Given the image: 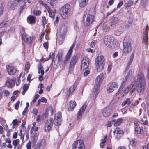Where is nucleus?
I'll list each match as a JSON object with an SVG mask.
<instances>
[{
  "label": "nucleus",
  "mask_w": 149,
  "mask_h": 149,
  "mask_svg": "<svg viewBox=\"0 0 149 149\" xmlns=\"http://www.w3.org/2000/svg\"><path fill=\"white\" fill-rule=\"evenodd\" d=\"M30 66V64L29 62H26L25 64V68L26 70H28Z\"/></svg>",
  "instance_id": "nucleus-56"
},
{
  "label": "nucleus",
  "mask_w": 149,
  "mask_h": 149,
  "mask_svg": "<svg viewBox=\"0 0 149 149\" xmlns=\"http://www.w3.org/2000/svg\"><path fill=\"white\" fill-rule=\"evenodd\" d=\"M3 7L1 6H0V17L2 15L3 12Z\"/></svg>",
  "instance_id": "nucleus-57"
},
{
  "label": "nucleus",
  "mask_w": 149,
  "mask_h": 149,
  "mask_svg": "<svg viewBox=\"0 0 149 149\" xmlns=\"http://www.w3.org/2000/svg\"><path fill=\"white\" fill-rule=\"evenodd\" d=\"M79 57L77 55L73 56L72 58L70 61V64L71 65H74L78 60Z\"/></svg>",
  "instance_id": "nucleus-19"
},
{
  "label": "nucleus",
  "mask_w": 149,
  "mask_h": 149,
  "mask_svg": "<svg viewBox=\"0 0 149 149\" xmlns=\"http://www.w3.org/2000/svg\"><path fill=\"white\" fill-rule=\"evenodd\" d=\"M21 1V0H15L12 3L11 5L13 7H15L18 5L19 3Z\"/></svg>",
  "instance_id": "nucleus-40"
},
{
  "label": "nucleus",
  "mask_w": 149,
  "mask_h": 149,
  "mask_svg": "<svg viewBox=\"0 0 149 149\" xmlns=\"http://www.w3.org/2000/svg\"><path fill=\"white\" fill-rule=\"evenodd\" d=\"M118 88V84L116 82H113L109 84L107 87V92L110 93Z\"/></svg>",
  "instance_id": "nucleus-7"
},
{
  "label": "nucleus",
  "mask_w": 149,
  "mask_h": 149,
  "mask_svg": "<svg viewBox=\"0 0 149 149\" xmlns=\"http://www.w3.org/2000/svg\"><path fill=\"white\" fill-rule=\"evenodd\" d=\"M130 144L132 146H135L136 144V139H131L130 141Z\"/></svg>",
  "instance_id": "nucleus-37"
},
{
  "label": "nucleus",
  "mask_w": 149,
  "mask_h": 149,
  "mask_svg": "<svg viewBox=\"0 0 149 149\" xmlns=\"http://www.w3.org/2000/svg\"><path fill=\"white\" fill-rule=\"evenodd\" d=\"M47 10L48 13H49V17H51L53 19L55 17V14H54L53 15L52 14L51 10L49 7Z\"/></svg>",
  "instance_id": "nucleus-41"
},
{
  "label": "nucleus",
  "mask_w": 149,
  "mask_h": 149,
  "mask_svg": "<svg viewBox=\"0 0 149 149\" xmlns=\"http://www.w3.org/2000/svg\"><path fill=\"white\" fill-rule=\"evenodd\" d=\"M70 7L69 5L66 4L62 7L60 9V13L63 18L64 19L67 16Z\"/></svg>",
  "instance_id": "nucleus-5"
},
{
  "label": "nucleus",
  "mask_w": 149,
  "mask_h": 149,
  "mask_svg": "<svg viewBox=\"0 0 149 149\" xmlns=\"http://www.w3.org/2000/svg\"><path fill=\"white\" fill-rule=\"evenodd\" d=\"M54 56L55 54L53 52L51 53L49 55L48 58H47V59H48L49 60L51 58H54Z\"/></svg>",
  "instance_id": "nucleus-52"
},
{
  "label": "nucleus",
  "mask_w": 149,
  "mask_h": 149,
  "mask_svg": "<svg viewBox=\"0 0 149 149\" xmlns=\"http://www.w3.org/2000/svg\"><path fill=\"white\" fill-rule=\"evenodd\" d=\"M96 43V41L95 40L92 41L90 44L91 47L92 48L94 47Z\"/></svg>",
  "instance_id": "nucleus-58"
},
{
  "label": "nucleus",
  "mask_w": 149,
  "mask_h": 149,
  "mask_svg": "<svg viewBox=\"0 0 149 149\" xmlns=\"http://www.w3.org/2000/svg\"><path fill=\"white\" fill-rule=\"evenodd\" d=\"M4 140L7 143H11V140L9 138H6L4 139Z\"/></svg>",
  "instance_id": "nucleus-59"
},
{
  "label": "nucleus",
  "mask_w": 149,
  "mask_h": 149,
  "mask_svg": "<svg viewBox=\"0 0 149 149\" xmlns=\"http://www.w3.org/2000/svg\"><path fill=\"white\" fill-rule=\"evenodd\" d=\"M72 149H85L83 140H79L74 142Z\"/></svg>",
  "instance_id": "nucleus-4"
},
{
  "label": "nucleus",
  "mask_w": 149,
  "mask_h": 149,
  "mask_svg": "<svg viewBox=\"0 0 149 149\" xmlns=\"http://www.w3.org/2000/svg\"><path fill=\"white\" fill-rule=\"evenodd\" d=\"M20 140L19 139H17L13 141L12 144L14 146V148L15 149L17 146L19 144Z\"/></svg>",
  "instance_id": "nucleus-31"
},
{
  "label": "nucleus",
  "mask_w": 149,
  "mask_h": 149,
  "mask_svg": "<svg viewBox=\"0 0 149 149\" xmlns=\"http://www.w3.org/2000/svg\"><path fill=\"white\" fill-rule=\"evenodd\" d=\"M139 84L137 86V91L140 93L143 91L145 85V81L143 73H141L138 78Z\"/></svg>",
  "instance_id": "nucleus-2"
},
{
  "label": "nucleus",
  "mask_w": 149,
  "mask_h": 149,
  "mask_svg": "<svg viewBox=\"0 0 149 149\" xmlns=\"http://www.w3.org/2000/svg\"><path fill=\"white\" fill-rule=\"evenodd\" d=\"M89 64V61L88 58L86 57H84L82 60L81 64V69L86 70Z\"/></svg>",
  "instance_id": "nucleus-11"
},
{
  "label": "nucleus",
  "mask_w": 149,
  "mask_h": 149,
  "mask_svg": "<svg viewBox=\"0 0 149 149\" xmlns=\"http://www.w3.org/2000/svg\"><path fill=\"white\" fill-rule=\"evenodd\" d=\"M46 144L45 140L44 139H42L39 144V147L40 148H42L45 146Z\"/></svg>",
  "instance_id": "nucleus-29"
},
{
  "label": "nucleus",
  "mask_w": 149,
  "mask_h": 149,
  "mask_svg": "<svg viewBox=\"0 0 149 149\" xmlns=\"http://www.w3.org/2000/svg\"><path fill=\"white\" fill-rule=\"evenodd\" d=\"M122 33V31L118 30L116 31L115 33L116 35L118 36H119Z\"/></svg>",
  "instance_id": "nucleus-50"
},
{
  "label": "nucleus",
  "mask_w": 149,
  "mask_h": 149,
  "mask_svg": "<svg viewBox=\"0 0 149 149\" xmlns=\"http://www.w3.org/2000/svg\"><path fill=\"white\" fill-rule=\"evenodd\" d=\"M94 20V16L90 14H88L86 18L85 24L87 26L90 25Z\"/></svg>",
  "instance_id": "nucleus-14"
},
{
  "label": "nucleus",
  "mask_w": 149,
  "mask_h": 149,
  "mask_svg": "<svg viewBox=\"0 0 149 149\" xmlns=\"http://www.w3.org/2000/svg\"><path fill=\"white\" fill-rule=\"evenodd\" d=\"M39 3L45 6L46 9L48 8L49 7V6L46 4L42 0H40L39 1Z\"/></svg>",
  "instance_id": "nucleus-42"
},
{
  "label": "nucleus",
  "mask_w": 149,
  "mask_h": 149,
  "mask_svg": "<svg viewBox=\"0 0 149 149\" xmlns=\"http://www.w3.org/2000/svg\"><path fill=\"white\" fill-rule=\"evenodd\" d=\"M26 147L27 149H31V143L30 141L29 142L26 144Z\"/></svg>",
  "instance_id": "nucleus-55"
},
{
  "label": "nucleus",
  "mask_w": 149,
  "mask_h": 149,
  "mask_svg": "<svg viewBox=\"0 0 149 149\" xmlns=\"http://www.w3.org/2000/svg\"><path fill=\"white\" fill-rule=\"evenodd\" d=\"M38 128L36 126H33L30 132L31 133H32L33 131H37L38 130Z\"/></svg>",
  "instance_id": "nucleus-46"
},
{
  "label": "nucleus",
  "mask_w": 149,
  "mask_h": 149,
  "mask_svg": "<svg viewBox=\"0 0 149 149\" xmlns=\"http://www.w3.org/2000/svg\"><path fill=\"white\" fill-rule=\"evenodd\" d=\"M28 86H27L26 84H25L23 87V91H22V94L24 95L26 92L28 90Z\"/></svg>",
  "instance_id": "nucleus-39"
},
{
  "label": "nucleus",
  "mask_w": 149,
  "mask_h": 149,
  "mask_svg": "<svg viewBox=\"0 0 149 149\" xmlns=\"http://www.w3.org/2000/svg\"><path fill=\"white\" fill-rule=\"evenodd\" d=\"M135 132L136 133L139 134H143V128L137 127L135 128Z\"/></svg>",
  "instance_id": "nucleus-27"
},
{
  "label": "nucleus",
  "mask_w": 149,
  "mask_h": 149,
  "mask_svg": "<svg viewBox=\"0 0 149 149\" xmlns=\"http://www.w3.org/2000/svg\"><path fill=\"white\" fill-rule=\"evenodd\" d=\"M95 68L98 72H100L103 70L104 67V64L95 63Z\"/></svg>",
  "instance_id": "nucleus-20"
},
{
  "label": "nucleus",
  "mask_w": 149,
  "mask_h": 149,
  "mask_svg": "<svg viewBox=\"0 0 149 149\" xmlns=\"http://www.w3.org/2000/svg\"><path fill=\"white\" fill-rule=\"evenodd\" d=\"M104 57L102 55H100L97 56L95 60V63H103L104 64Z\"/></svg>",
  "instance_id": "nucleus-17"
},
{
  "label": "nucleus",
  "mask_w": 149,
  "mask_h": 149,
  "mask_svg": "<svg viewBox=\"0 0 149 149\" xmlns=\"http://www.w3.org/2000/svg\"><path fill=\"white\" fill-rule=\"evenodd\" d=\"M5 130L7 132L6 136L9 137L11 135V132L13 131L12 129H9L8 128V126L7 125H6Z\"/></svg>",
  "instance_id": "nucleus-32"
},
{
  "label": "nucleus",
  "mask_w": 149,
  "mask_h": 149,
  "mask_svg": "<svg viewBox=\"0 0 149 149\" xmlns=\"http://www.w3.org/2000/svg\"><path fill=\"white\" fill-rule=\"evenodd\" d=\"M132 49V45L131 43L127 42L123 45V54L126 55L127 54L130 52Z\"/></svg>",
  "instance_id": "nucleus-6"
},
{
  "label": "nucleus",
  "mask_w": 149,
  "mask_h": 149,
  "mask_svg": "<svg viewBox=\"0 0 149 149\" xmlns=\"http://www.w3.org/2000/svg\"><path fill=\"white\" fill-rule=\"evenodd\" d=\"M75 86L74 85H73L71 86L69 89L68 91L67 92L66 96L67 97H68L70 95H71L72 92L75 90Z\"/></svg>",
  "instance_id": "nucleus-25"
},
{
  "label": "nucleus",
  "mask_w": 149,
  "mask_h": 149,
  "mask_svg": "<svg viewBox=\"0 0 149 149\" xmlns=\"http://www.w3.org/2000/svg\"><path fill=\"white\" fill-rule=\"evenodd\" d=\"M38 112V110L36 109H34L33 110V113L35 115H37Z\"/></svg>",
  "instance_id": "nucleus-62"
},
{
  "label": "nucleus",
  "mask_w": 149,
  "mask_h": 149,
  "mask_svg": "<svg viewBox=\"0 0 149 149\" xmlns=\"http://www.w3.org/2000/svg\"><path fill=\"white\" fill-rule=\"evenodd\" d=\"M22 74V73H21L20 74L19 76L18 77V79L16 82V84L17 86H18L19 85V84L20 83L21 80H20V78L21 77Z\"/></svg>",
  "instance_id": "nucleus-48"
},
{
  "label": "nucleus",
  "mask_w": 149,
  "mask_h": 149,
  "mask_svg": "<svg viewBox=\"0 0 149 149\" xmlns=\"http://www.w3.org/2000/svg\"><path fill=\"white\" fill-rule=\"evenodd\" d=\"M134 58V54H132L130 56L129 59L128 61V63L130 64L132 61L133 58Z\"/></svg>",
  "instance_id": "nucleus-49"
},
{
  "label": "nucleus",
  "mask_w": 149,
  "mask_h": 149,
  "mask_svg": "<svg viewBox=\"0 0 149 149\" xmlns=\"http://www.w3.org/2000/svg\"><path fill=\"white\" fill-rule=\"evenodd\" d=\"M54 122L52 119L50 118L47 121L45 125L44 131L46 132H49L51 130Z\"/></svg>",
  "instance_id": "nucleus-8"
},
{
  "label": "nucleus",
  "mask_w": 149,
  "mask_h": 149,
  "mask_svg": "<svg viewBox=\"0 0 149 149\" xmlns=\"http://www.w3.org/2000/svg\"><path fill=\"white\" fill-rule=\"evenodd\" d=\"M4 93L5 95L7 97L9 96L10 94L9 92L7 90H5L4 91Z\"/></svg>",
  "instance_id": "nucleus-60"
},
{
  "label": "nucleus",
  "mask_w": 149,
  "mask_h": 149,
  "mask_svg": "<svg viewBox=\"0 0 149 149\" xmlns=\"http://www.w3.org/2000/svg\"><path fill=\"white\" fill-rule=\"evenodd\" d=\"M36 17L32 15L29 16L27 18L28 22L30 24L34 23L36 22Z\"/></svg>",
  "instance_id": "nucleus-21"
},
{
  "label": "nucleus",
  "mask_w": 149,
  "mask_h": 149,
  "mask_svg": "<svg viewBox=\"0 0 149 149\" xmlns=\"http://www.w3.org/2000/svg\"><path fill=\"white\" fill-rule=\"evenodd\" d=\"M19 104L20 102L19 101H18L15 104V108L16 110H17L18 109V107L19 106Z\"/></svg>",
  "instance_id": "nucleus-54"
},
{
  "label": "nucleus",
  "mask_w": 149,
  "mask_h": 149,
  "mask_svg": "<svg viewBox=\"0 0 149 149\" xmlns=\"http://www.w3.org/2000/svg\"><path fill=\"white\" fill-rule=\"evenodd\" d=\"M107 136H104V139H102L101 140V143H103V144H104L106 142V140L107 138Z\"/></svg>",
  "instance_id": "nucleus-61"
},
{
  "label": "nucleus",
  "mask_w": 149,
  "mask_h": 149,
  "mask_svg": "<svg viewBox=\"0 0 149 149\" xmlns=\"http://www.w3.org/2000/svg\"><path fill=\"white\" fill-rule=\"evenodd\" d=\"M118 21L119 19L118 17H113L111 18V24L112 25H115L118 23Z\"/></svg>",
  "instance_id": "nucleus-34"
},
{
  "label": "nucleus",
  "mask_w": 149,
  "mask_h": 149,
  "mask_svg": "<svg viewBox=\"0 0 149 149\" xmlns=\"http://www.w3.org/2000/svg\"><path fill=\"white\" fill-rule=\"evenodd\" d=\"M114 40L112 36H107L104 37V42L106 45L109 48H114L116 45L113 43Z\"/></svg>",
  "instance_id": "nucleus-3"
},
{
  "label": "nucleus",
  "mask_w": 149,
  "mask_h": 149,
  "mask_svg": "<svg viewBox=\"0 0 149 149\" xmlns=\"http://www.w3.org/2000/svg\"><path fill=\"white\" fill-rule=\"evenodd\" d=\"M23 40L26 43L30 44L35 40L34 36L31 37L26 34H24L22 36Z\"/></svg>",
  "instance_id": "nucleus-9"
},
{
  "label": "nucleus",
  "mask_w": 149,
  "mask_h": 149,
  "mask_svg": "<svg viewBox=\"0 0 149 149\" xmlns=\"http://www.w3.org/2000/svg\"><path fill=\"white\" fill-rule=\"evenodd\" d=\"M127 104L129 106H131L132 105V103L129 98H127L125 101L122 104V106H124Z\"/></svg>",
  "instance_id": "nucleus-28"
},
{
  "label": "nucleus",
  "mask_w": 149,
  "mask_h": 149,
  "mask_svg": "<svg viewBox=\"0 0 149 149\" xmlns=\"http://www.w3.org/2000/svg\"><path fill=\"white\" fill-rule=\"evenodd\" d=\"M129 77L128 76V75H126L125 77L123 79V81L122 83V84L123 85L125 84L126 82L127 81V80L129 78Z\"/></svg>",
  "instance_id": "nucleus-47"
},
{
  "label": "nucleus",
  "mask_w": 149,
  "mask_h": 149,
  "mask_svg": "<svg viewBox=\"0 0 149 149\" xmlns=\"http://www.w3.org/2000/svg\"><path fill=\"white\" fill-rule=\"evenodd\" d=\"M41 12L40 10H35L33 11V13L36 16H38L41 14Z\"/></svg>",
  "instance_id": "nucleus-45"
},
{
  "label": "nucleus",
  "mask_w": 149,
  "mask_h": 149,
  "mask_svg": "<svg viewBox=\"0 0 149 149\" xmlns=\"http://www.w3.org/2000/svg\"><path fill=\"white\" fill-rule=\"evenodd\" d=\"M52 6V8H54L55 4L57 2L58 0H46Z\"/></svg>",
  "instance_id": "nucleus-30"
},
{
  "label": "nucleus",
  "mask_w": 149,
  "mask_h": 149,
  "mask_svg": "<svg viewBox=\"0 0 149 149\" xmlns=\"http://www.w3.org/2000/svg\"><path fill=\"white\" fill-rule=\"evenodd\" d=\"M141 149H149V143L146 145H143L141 146Z\"/></svg>",
  "instance_id": "nucleus-51"
},
{
  "label": "nucleus",
  "mask_w": 149,
  "mask_h": 149,
  "mask_svg": "<svg viewBox=\"0 0 149 149\" xmlns=\"http://www.w3.org/2000/svg\"><path fill=\"white\" fill-rule=\"evenodd\" d=\"M87 107L86 105L84 104L82 106L80 109V110L78 112L77 120L80 119L81 118V116L82 113L85 111Z\"/></svg>",
  "instance_id": "nucleus-16"
},
{
  "label": "nucleus",
  "mask_w": 149,
  "mask_h": 149,
  "mask_svg": "<svg viewBox=\"0 0 149 149\" xmlns=\"http://www.w3.org/2000/svg\"><path fill=\"white\" fill-rule=\"evenodd\" d=\"M133 86V84H131L125 88L123 91V95L125 96L126 95L128 92L129 90H130Z\"/></svg>",
  "instance_id": "nucleus-23"
},
{
  "label": "nucleus",
  "mask_w": 149,
  "mask_h": 149,
  "mask_svg": "<svg viewBox=\"0 0 149 149\" xmlns=\"http://www.w3.org/2000/svg\"><path fill=\"white\" fill-rule=\"evenodd\" d=\"M7 25V23L5 22H3L0 24V28H2L6 26Z\"/></svg>",
  "instance_id": "nucleus-53"
},
{
  "label": "nucleus",
  "mask_w": 149,
  "mask_h": 149,
  "mask_svg": "<svg viewBox=\"0 0 149 149\" xmlns=\"http://www.w3.org/2000/svg\"><path fill=\"white\" fill-rule=\"evenodd\" d=\"M113 133L115 134H122L123 133V130L120 129L119 128H116L113 132Z\"/></svg>",
  "instance_id": "nucleus-33"
},
{
  "label": "nucleus",
  "mask_w": 149,
  "mask_h": 149,
  "mask_svg": "<svg viewBox=\"0 0 149 149\" xmlns=\"http://www.w3.org/2000/svg\"><path fill=\"white\" fill-rule=\"evenodd\" d=\"M38 134H35L33 139V143L34 145H36L38 139Z\"/></svg>",
  "instance_id": "nucleus-43"
},
{
  "label": "nucleus",
  "mask_w": 149,
  "mask_h": 149,
  "mask_svg": "<svg viewBox=\"0 0 149 149\" xmlns=\"http://www.w3.org/2000/svg\"><path fill=\"white\" fill-rule=\"evenodd\" d=\"M103 116L104 117L109 116L110 115V110L108 108L104 109L102 112Z\"/></svg>",
  "instance_id": "nucleus-26"
},
{
  "label": "nucleus",
  "mask_w": 149,
  "mask_h": 149,
  "mask_svg": "<svg viewBox=\"0 0 149 149\" xmlns=\"http://www.w3.org/2000/svg\"><path fill=\"white\" fill-rule=\"evenodd\" d=\"M41 22L42 24L44 25H45L47 23V21L46 19L45 16H43L42 17Z\"/></svg>",
  "instance_id": "nucleus-44"
},
{
  "label": "nucleus",
  "mask_w": 149,
  "mask_h": 149,
  "mask_svg": "<svg viewBox=\"0 0 149 149\" xmlns=\"http://www.w3.org/2000/svg\"><path fill=\"white\" fill-rule=\"evenodd\" d=\"M76 105V102L74 100L70 101L69 103V110L70 111L73 110Z\"/></svg>",
  "instance_id": "nucleus-22"
},
{
  "label": "nucleus",
  "mask_w": 149,
  "mask_h": 149,
  "mask_svg": "<svg viewBox=\"0 0 149 149\" xmlns=\"http://www.w3.org/2000/svg\"><path fill=\"white\" fill-rule=\"evenodd\" d=\"M139 122L137 119H136L134 121V124L135 126H138L139 125Z\"/></svg>",
  "instance_id": "nucleus-64"
},
{
  "label": "nucleus",
  "mask_w": 149,
  "mask_h": 149,
  "mask_svg": "<svg viewBox=\"0 0 149 149\" xmlns=\"http://www.w3.org/2000/svg\"><path fill=\"white\" fill-rule=\"evenodd\" d=\"M62 54L61 53H59L57 54V57L58 59V63H61L62 61Z\"/></svg>",
  "instance_id": "nucleus-36"
},
{
  "label": "nucleus",
  "mask_w": 149,
  "mask_h": 149,
  "mask_svg": "<svg viewBox=\"0 0 149 149\" xmlns=\"http://www.w3.org/2000/svg\"><path fill=\"white\" fill-rule=\"evenodd\" d=\"M6 68L8 74L10 75L14 74L17 71L16 68L14 66L10 64L7 65Z\"/></svg>",
  "instance_id": "nucleus-13"
},
{
  "label": "nucleus",
  "mask_w": 149,
  "mask_h": 149,
  "mask_svg": "<svg viewBox=\"0 0 149 149\" xmlns=\"http://www.w3.org/2000/svg\"><path fill=\"white\" fill-rule=\"evenodd\" d=\"M79 6L81 7H83L85 6L88 1L86 0H79Z\"/></svg>",
  "instance_id": "nucleus-24"
},
{
  "label": "nucleus",
  "mask_w": 149,
  "mask_h": 149,
  "mask_svg": "<svg viewBox=\"0 0 149 149\" xmlns=\"http://www.w3.org/2000/svg\"><path fill=\"white\" fill-rule=\"evenodd\" d=\"M148 26L147 25L146 28L144 29V31L143 32V42L145 45H147L148 40Z\"/></svg>",
  "instance_id": "nucleus-15"
},
{
  "label": "nucleus",
  "mask_w": 149,
  "mask_h": 149,
  "mask_svg": "<svg viewBox=\"0 0 149 149\" xmlns=\"http://www.w3.org/2000/svg\"><path fill=\"white\" fill-rule=\"evenodd\" d=\"M68 28L67 24H63L61 28V32L63 36H64L66 34Z\"/></svg>",
  "instance_id": "nucleus-18"
},
{
  "label": "nucleus",
  "mask_w": 149,
  "mask_h": 149,
  "mask_svg": "<svg viewBox=\"0 0 149 149\" xmlns=\"http://www.w3.org/2000/svg\"><path fill=\"white\" fill-rule=\"evenodd\" d=\"M133 3V2L132 0H130L128 1V3H125V4L124 6L125 8H127L132 5Z\"/></svg>",
  "instance_id": "nucleus-38"
},
{
  "label": "nucleus",
  "mask_w": 149,
  "mask_h": 149,
  "mask_svg": "<svg viewBox=\"0 0 149 149\" xmlns=\"http://www.w3.org/2000/svg\"><path fill=\"white\" fill-rule=\"evenodd\" d=\"M90 72L88 70L86 71L84 73V76H87L89 73Z\"/></svg>",
  "instance_id": "nucleus-63"
},
{
  "label": "nucleus",
  "mask_w": 149,
  "mask_h": 149,
  "mask_svg": "<svg viewBox=\"0 0 149 149\" xmlns=\"http://www.w3.org/2000/svg\"><path fill=\"white\" fill-rule=\"evenodd\" d=\"M62 121L61 113H60L58 112L54 116V124L57 126H59L61 124Z\"/></svg>",
  "instance_id": "nucleus-10"
},
{
  "label": "nucleus",
  "mask_w": 149,
  "mask_h": 149,
  "mask_svg": "<svg viewBox=\"0 0 149 149\" xmlns=\"http://www.w3.org/2000/svg\"><path fill=\"white\" fill-rule=\"evenodd\" d=\"M122 118H119L116 121L115 123L114 124V125L115 126H119L122 123Z\"/></svg>",
  "instance_id": "nucleus-35"
},
{
  "label": "nucleus",
  "mask_w": 149,
  "mask_h": 149,
  "mask_svg": "<svg viewBox=\"0 0 149 149\" xmlns=\"http://www.w3.org/2000/svg\"><path fill=\"white\" fill-rule=\"evenodd\" d=\"M103 79V74L101 73L96 78L95 82V85L93 90L92 94H91V97L93 99H95L97 96L99 92L98 91L99 89L100 85L101 84Z\"/></svg>",
  "instance_id": "nucleus-1"
},
{
  "label": "nucleus",
  "mask_w": 149,
  "mask_h": 149,
  "mask_svg": "<svg viewBox=\"0 0 149 149\" xmlns=\"http://www.w3.org/2000/svg\"><path fill=\"white\" fill-rule=\"evenodd\" d=\"M75 45L74 44L72 45L68 51L66 56L65 59L63 61V62L65 64L66 63L68 60H69L70 58L71 55L73 51V49Z\"/></svg>",
  "instance_id": "nucleus-12"
}]
</instances>
